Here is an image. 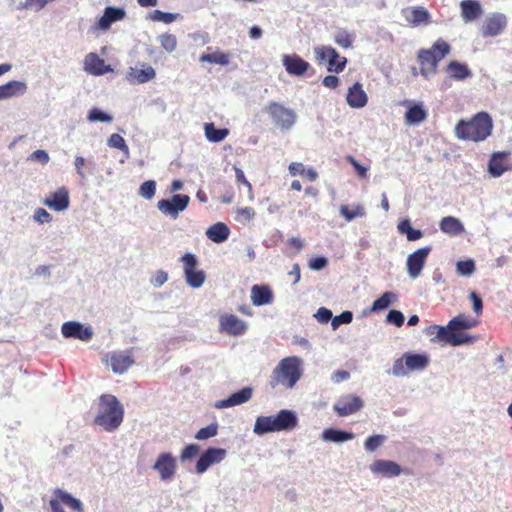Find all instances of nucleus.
<instances>
[{"label": "nucleus", "instance_id": "obj_1", "mask_svg": "<svg viewBox=\"0 0 512 512\" xmlns=\"http://www.w3.org/2000/svg\"><path fill=\"white\" fill-rule=\"evenodd\" d=\"M124 419V407L112 394H102L98 399L97 412L93 420L95 426L113 433L119 429Z\"/></svg>", "mask_w": 512, "mask_h": 512}, {"label": "nucleus", "instance_id": "obj_2", "mask_svg": "<svg viewBox=\"0 0 512 512\" xmlns=\"http://www.w3.org/2000/svg\"><path fill=\"white\" fill-rule=\"evenodd\" d=\"M492 117L484 111L478 112L470 120H460L455 127V135L464 141L481 142L492 133Z\"/></svg>", "mask_w": 512, "mask_h": 512}, {"label": "nucleus", "instance_id": "obj_3", "mask_svg": "<svg viewBox=\"0 0 512 512\" xmlns=\"http://www.w3.org/2000/svg\"><path fill=\"white\" fill-rule=\"evenodd\" d=\"M297 425L298 417L296 412L282 409L276 415L257 417L253 432L259 436L280 431L289 432L295 429Z\"/></svg>", "mask_w": 512, "mask_h": 512}, {"label": "nucleus", "instance_id": "obj_4", "mask_svg": "<svg viewBox=\"0 0 512 512\" xmlns=\"http://www.w3.org/2000/svg\"><path fill=\"white\" fill-rule=\"evenodd\" d=\"M302 373V360L299 357L283 358L272 371L270 385L272 388L283 385L291 389L300 380Z\"/></svg>", "mask_w": 512, "mask_h": 512}, {"label": "nucleus", "instance_id": "obj_5", "mask_svg": "<svg viewBox=\"0 0 512 512\" xmlns=\"http://www.w3.org/2000/svg\"><path fill=\"white\" fill-rule=\"evenodd\" d=\"M450 45L439 38L429 49H420L417 55L418 62L421 65L420 74L429 79L430 75L436 73L438 63L450 53Z\"/></svg>", "mask_w": 512, "mask_h": 512}, {"label": "nucleus", "instance_id": "obj_6", "mask_svg": "<svg viewBox=\"0 0 512 512\" xmlns=\"http://www.w3.org/2000/svg\"><path fill=\"white\" fill-rule=\"evenodd\" d=\"M429 361L426 354L406 352L394 361L391 374L396 377H403L410 371H423L428 367Z\"/></svg>", "mask_w": 512, "mask_h": 512}, {"label": "nucleus", "instance_id": "obj_7", "mask_svg": "<svg viewBox=\"0 0 512 512\" xmlns=\"http://www.w3.org/2000/svg\"><path fill=\"white\" fill-rule=\"evenodd\" d=\"M180 261L183 263V271L187 284L192 288H200L206 279V274L203 270H197L198 259L193 253H185Z\"/></svg>", "mask_w": 512, "mask_h": 512}, {"label": "nucleus", "instance_id": "obj_8", "mask_svg": "<svg viewBox=\"0 0 512 512\" xmlns=\"http://www.w3.org/2000/svg\"><path fill=\"white\" fill-rule=\"evenodd\" d=\"M190 203V197L186 194H173L171 198L161 199L157 202L158 210L172 219H177Z\"/></svg>", "mask_w": 512, "mask_h": 512}, {"label": "nucleus", "instance_id": "obj_9", "mask_svg": "<svg viewBox=\"0 0 512 512\" xmlns=\"http://www.w3.org/2000/svg\"><path fill=\"white\" fill-rule=\"evenodd\" d=\"M315 54L318 61H327V71L333 73L342 72L347 64V59L339 55V53L331 46H321L315 48Z\"/></svg>", "mask_w": 512, "mask_h": 512}, {"label": "nucleus", "instance_id": "obj_10", "mask_svg": "<svg viewBox=\"0 0 512 512\" xmlns=\"http://www.w3.org/2000/svg\"><path fill=\"white\" fill-rule=\"evenodd\" d=\"M268 112L274 123L282 130H290L296 122L295 111L280 103L271 102L268 106Z\"/></svg>", "mask_w": 512, "mask_h": 512}, {"label": "nucleus", "instance_id": "obj_11", "mask_svg": "<svg viewBox=\"0 0 512 512\" xmlns=\"http://www.w3.org/2000/svg\"><path fill=\"white\" fill-rule=\"evenodd\" d=\"M227 456L224 448L208 447L204 450L195 464V472L199 475L204 474L211 466L221 463Z\"/></svg>", "mask_w": 512, "mask_h": 512}, {"label": "nucleus", "instance_id": "obj_12", "mask_svg": "<svg viewBox=\"0 0 512 512\" xmlns=\"http://www.w3.org/2000/svg\"><path fill=\"white\" fill-rule=\"evenodd\" d=\"M61 333L66 339H77L83 342H89L94 331L91 326H86L78 321H67L62 324Z\"/></svg>", "mask_w": 512, "mask_h": 512}, {"label": "nucleus", "instance_id": "obj_13", "mask_svg": "<svg viewBox=\"0 0 512 512\" xmlns=\"http://www.w3.org/2000/svg\"><path fill=\"white\" fill-rule=\"evenodd\" d=\"M431 251V246H425L417 249L407 257L406 266L410 278L416 279L420 276Z\"/></svg>", "mask_w": 512, "mask_h": 512}, {"label": "nucleus", "instance_id": "obj_14", "mask_svg": "<svg viewBox=\"0 0 512 512\" xmlns=\"http://www.w3.org/2000/svg\"><path fill=\"white\" fill-rule=\"evenodd\" d=\"M125 16L126 12L123 8L108 6L104 9L103 15L99 20L90 27V31L93 33L97 31H106L113 23L123 20Z\"/></svg>", "mask_w": 512, "mask_h": 512}, {"label": "nucleus", "instance_id": "obj_15", "mask_svg": "<svg viewBox=\"0 0 512 512\" xmlns=\"http://www.w3.org/2000/svg\"><path fill=\"white\" fill-rule=\"evenodd\" d=\"M364 402L361 397L354 394L341 396L333 406L334 411L339 416H349L361 410Z\"/></svg>", "mask_w": 512, "mask_h": 512}, {"label": "nucleus", "instance_id": "obj_16", "mask_svg": "<svg viewBox=\"0 0 512 512\" xmlns=\"http://www.w3.org/2000/svg\"><path fill=\"white\" fill-rule=\"evenodd\" d=\"M370 471L373 474H378L387 478L397 477L402 473L407 475L410 473L408 469H402V467L395 461L385 459L375 460L370 465Z\"/></svg>", "mask_w": 512, "mask_h": 512}, {"label": "nucleus", "instance_id": "obj_17", "mask_svg": "<svg viewBox=\"0 0 512 512\" xmlns=\"http://www.w3.org/2000/svg\"><path fill=\"white\" fill-rule=\"evenodd\" d=\"M153 469L159 473L161 480H170L175 475L177 469L176 459L169 452L161 453L158 455Z\"/></svg>", "mask_w": 512, "mask_h": 512}, {"label": "nucleus", "instance_id": "obj_18", "mask_svg": "<svg viewBox=\"0 0 512 512\" xmlns=\"http://www.w3.org/2000/svg\"><path fill=\"white\" fill-rule=\"evenodd\" d=\"M219 328L221 332L228 335L241 336L246 333L248 325L245 321L233 314H225L219 319Z\"/></svg>", "mask_w": 512, "mask_h": 512}, {"label": "nucleus", "instance_id": "obj_19", "mask_svg": "<svg viewBox=\"0 0 512 512\" xmlns=\"http://www.w3.org/2000/svg\"><path fill=\"white\" fill-rule=\"evenodd\" d=\"M507 19L502 13H494L486 19L481 27V34L483 37H495L500 35L506 28Z\"/></svg>", "mask_w": 512, "mask_h": 512}, {"label": "nucleus", "instance_id": "obj_20", "mask_svg": "<svg viewBox=\"0 0 512 512\" xmlns=\"http://www.w3.org/2000/svg\"><path fill=\"white\" fill-rule=\"evenodd\" d=\"M282 64L288 74L298 77L303 76L310 68L309 62L297 54L283 55Z\"/></svg>", "mask_w": 512, "mask_h": 512}, {"label": "nucleus", "instance_id": "obj_21", "mask_svg": "<svg viewBox=\"0 0 512 512\" xmlns=\"http://www.w3.org/2000/svg\"><path fill=\"white\" fill-rule=\"evenodd\" d=\"M110 366L115 374H123L133 364L134 358L129 351H113L109 355Z\"/></svg>", "mask_w": 512, "mask_h": 512}, {"label": "nucleus", "instance_id": "obj_22", "mask_svg": "<svg viewBox=\"0 0 512 512\" xmlns=\"http://www.w3.org/2000/svg\"><path fill=\"white\" fill-rule=\"evenodd\" d=\"M253 394V389L249 386L232 393L228 398L218 400L215 402L214 407L217 409L229 408L248 402Z\"/></svg>", "mask_w": 512, "mask_h": 512}, {"label": "nucleus", "instance_id": "obj_23", "mask_svg": "<svg viewBox=\"0 0 512 512\" xmlns=\"http://www.w3.org/2000/svg\"><path fill=\"white\" fill-rule=\"evenodd\" d=\"M44 205L54 211H64L70 205L69 191L66 187H60L43 201Z\"/></svg>", "mask_w": 512, "mask_h": 512}, {"label": "nucleus", "instance_id": "obj_24", "mask_svg": "<svg viewBox=\"0 0 512 512\" xmlns=\"http://www.w3.org/2000/svg\"><path fill=\"white\" fill-rule=\"evenodd\" d=\"M84 70L88 74L101 76L112 71V68L110 65H106L105 61L96 53H89L84 59Z\"/></svg>", "mask_w": 512, "mask_h": 512}, {"label": "nucleus", "instance_id": "obj_25", "mask_svg": "<svg viewBox=\"0 0 512 512\" xmlns=\"http://www.w3.org/2000/svg\"><path fill=\"white\" fill-rule=\"evenodd\" d=\"M28 86L25 81L11 80L0 85V101L21 97L27 93Z\"/></svg>", "mask_w": 512, "mask_h": 512}, {"label": "nucleus", "instance_id": "obj_26", "mask_svg": "<svg viewBox=\"0 0 512 512\" xmlns=\"http://www.w3.org/2000/svg\"><path fill=\"white\" fill-rule=\"evenodd\" d=\"M346 102L351 108L359 109L366 106L368 102V96L364 91L362 84L359 82L354 83L349 87Z\"/></svg>", "mask_w": 512, "mask_h": 512}, {"label": "nucleus", "instance_id": "obj_27", "mask_svg": "<svg viewBox=\"0 0 512 512\" xmlns=\"http://www.w3.org/2000/svg\"><path fill=\"white\" fill-rule=\"evenodd\" d=\"M446 72L450 79L454 81H464L470 79L473 73L466 63L456 60L450 61L446 66Z\"/></svg>", "mask_w": 512, "mask_h": 512}, {"label": "nucleus", "instance_id": "obj_28", "mask_svg": "<svg viewBox=\"0 0 512 512\" xmlns=\"http://www.w3.org/2000/svg\"><path fill=\"white\" fill-rule=\"evenodd\" d=\"M461 17L465 23L473 22L479 18L483 9L477 0H463L460 3Z\"/></svg>", "mask_w": 512, "mask_h": 512}, {"label": "nucleus", "instance_id": "obj_29", "mask_svg": "<svg viewBox=\"0 0 512 512\" xmlns=\"http://www.w3.org/2000/svg\"><path fill=\"white\" fill-rule=\"evenodd\" d=\"M251 301L254 306H264L273 301V292L267 285L255 284L251 288Z\"/></svg>", "mask_w": 512, "mask_h": 512}, {"label": "nucleus", "instance_id": "obj_30", "mask_svg": "<svg viewBox=\"0 0 512 512\" xmlns=\"http://www.w3.org/2000/svg\"><path fill=\"white\" fill-rule=\"evenodd\" d=\"M54 497L60 505L64 504L74 512H84V505L80 499L74 497L71 493L57 488L53 492Z\"/></svg>", "mask_w": 512, "mask_h": 512}, {"label": "nucleus", "instance_id": "obj_31", "mask_svg": "<svg viewBox=\"0 0 512 512\" xmlns=\"http://www.w3.org/2000/svg\"><path fill=\"white\" fill-rule=\"evenodd\" d=\"M355 438V434L351 431H346L337 428H327L323 430L321 434V439L324 442H331L336 444H341Z\"/></svg>", "mask_w": 512, "mask_h": 512}, {"label": "nucleus", "instance_id": "obj_32", "mask_svg": "<svg viewBox=\"0 0 512 512\" xmlns=\"http://www.w3.org/2000/svg\"><path fill=\"white\" fill-rule=\"evenodd\" d=\"M510 152H494L488 162V172L492 177L498 178L508 170L503 160L508 158Z\"/></svg>", "mask_w": 512, "mask_h": 512}, {"label": "nucleus", "instance_id": "obj_33", "mask_svg": "<svg viewBox=\"0 0 512 512\" xmlns=\"http://www.w3.org/2000/svg\"><path fill=\"white\" fill-rule=\"evenodd\" d=\"M439 228L449 236H458L465 231L462 222L454 216L443 217L439 223Z\"/></svg>", "mask_w": 512, "mask_h": 512}, {"label": "nucleus", "instance_id": "obj_34", "mask_svg": "<svg viewBox=\"0 0 512 512\" xmlns=\"http://www.w3.org/2000/svg\"><path fill=\"white\" fill-rule=\"evenodd\" d=\"M229 235L230 229L223 222L213 224L206 231L207 238L217 244L225 242L229 238Z\"/></svg>", "mask_w": 512, "mask_h": 512}, {"label": "nucleus", "instance_id": "obj_35", "mask_svg": "<svg viewBox=\"0 0 512 512\" xmlns=\"http://www.w3.org/2000/svg\"><path fill=\"white\" fill-rule=\"evenodd\" d=\"M74 167L78 177L82 180H85L87 174H93L95 161L93 157L86 159L82 156H76L74 159Z\"/></svg>", "mask_w": 512, "mask_h": 512}, {"label": "nucleus", "instance_id": "obj_36", "mask_svg": "<svg viewBox=\"0 0 512 512\" xmlns=\"http://www.w3.org/2000/svg\"><path fill=\"white\" fill-rule=\"evenodd\" d=\"M427 117V112L422 104H413L405 113V122L409 125H418Z\"/></svg>", "mask_w": 512, "mask_h": 512}, {"label": "nucleus", "instance_id": "obj_37", "mask_svg": "<svg viewBox=\"0 0 512 512\" xmlns=\"http://www.w3.org/2000/svg\"><path fill=\"white\" fill-rule=\"evenodd\" d=\"M131 80L138 84H144L155 78L156 72L153 67L143 65L142 69L130 68Z\"/></svg>", "mask_w": 512, "mask_h": 512}, {"label": "nucleus", "instance_id": "obj_38", "mask_svg": "<svg viewBox=\"0 0 512 512\" xmlns=\"http://www.w3.org/2000/svg\"><path fill=\"white\" fill-rule=\"evenodd\" d=\"M450 329L447 326H440V325H430L425 330L424 333L428 336H431V342L437 343V342H443L447 343L448 335H449Z\"/></svg>", "mask_w": 512, "mask_h": 512}, {"label": "nucleus", "instance_id": "obj_39", "mask_svg": "<svg viewBox=\"0 0 512 512\" xmlns=\"http://www.w3.org/2000/svg\"><path fill=\"white\" fill-rule=\"evenodd\" d=\"M205 136L208 141L213 143L221 142L226 138L229 131L226 128H217L214 123H205L204 125Z\"/></svg>", "mask_w": 512, "mask_h": 512}, {"label": "nucleus", "instance_id": "obj_40", "mask_svg": "<svg viewBox=\"0 0 512 512\" xmlns=\"http://www.w3.org/2000/svg\"><path fill=\"white\" fill-rule=\"evenodd\" d=\"M398 298V295L394 292H384L379 298H377L371 308V312H378L387 309L391 304H393Z\"/></svg>", "mask_w": 512, "mask_h": 512}, {"label": "nucleus", "instance_id": "obj_41", "mask_svg": "<svg viewBox=\"0 0 512 512\" xmlns=\"http://www.w3.org/2000/svg\"><path fill=\"white\" fill-rule=\"evenodd\" d=\"M476 340H477L476 336H472L467 333L461 332V330L460 331L450 330L448 339H447V344H450L451 346L456 347V346H461L464 344H471V343L475 342Z\"/></svg>", "mask_w": 512, "mask_h": 512}, {"label": "nucleus", "instance_id": "obj_42", "mask_svg": "<svg viewBox=\"0 0 512 512\" xmlns=\"http://www.w3.org/2000/svg\"><path fill=\"white\" fill-rule=\"evenodd\" d=\"M397 229L400 234H405L408 241H416L423 237V232L419 229H414L411 226V222L409 219L402 220L398 226Z\"/></svg>", "mask_w": 512, "mask_h": 512}, {"label": "nucleus", "instance_id": "obj_43", "mask_svg": "<svg viewBox=\"0 0 512 512\" xmlns=\"http://www.w3.org/2000/svg\"><path fill=\"white\" fill-rule=\"evenodd\" d=\"M475 325H476V321L469 319L464 314H460V315L452 318L448 322V328L453 331L471 329Z\"/></svg>", "mask_w": 512, "mask_h": 512}, {"label": "nucleus", "instance_id": "obj_44", "mask_svg": "<svg viewBox=\"0 0 512 512\" xmlns=\"http://www.w3.org/2000/svg\"><path fill=\"white\" fill-rule=\"evenodd\" d=\"M200 62H208L226 66L229 64V56L224 52L204 53L199 58Z\"/></svg>", "mask_w": 512, "mask_h": 512}, {"label": "nucleus", "instance_id": "obj_45", "mask_svg": "<svg viewBox=\"0 0 512 512\" xmlns=\"http://www.w3.org/2000/svg\"><path fill=\"white\" fill-rule=\"evenodd\" d=\"M179 17L180 14L178 13L163 12L161 10H153L147 15V18L151 21L163 22L165 24H170L177 20Z\"/></svg>", "mask_w": 512, "mask_h": 512}, {"label": "nucleus", "instance_id": "obj_46", "mask_svg": "<svg viewBox=\"0 0 512 512\" xmlns=\"http://www.w3.org/2000/svg\"><path fill=\"white\" fill-rule=\"evenodd\" d=\"M340 214L348 221H352L366 215L365 209L361 205H357L354 209H350L347 205H341Z\"/></svg>", "mask_w": 512, "mask_h": 512}, {"label": "nucleus", "instance_id": "obj_47", "mask_svg": "<svg viewBox=\"0 0 512 512\" xmlns=\"http://www.w3.org/2000/svg\"><path fill=\"white\" fill-rule=\"evenodd\" d=\"M428 18H429V13L425 8L416 7L411 11L410 16L407 17V20L414 25H419V24L427 21Z\"/></svg>", "mask_w": 512, "mask_h": 512}, {"label": "nucleus", "instance_id": "obj_48", "mask_svg": "<svg viewBox=\"0 0 512 512\" xmlns=\"http://www.w3.org/2000/svg\"><path fill=\"white\" fill-rule=\"evenodd\" d=\"M386 441V436L381 434H375L369 436L364 442V448L368 452L376 451Z\"/></svg>", "mask_w": 512, "mask_h": 512}, {"label": "nucleus", "instance_id": "obj_49", "mask_svg": "<svg viewBox=\"0 0 512 512\" xmlns=\"http://www.w3.org/2000/svg\"><path fill=\"white\" fill-rule=\"evenodd\" d=\"M87 119L88 121L90 122H104V123H109L113 120V117L102 111L101 109L99 108H92L89 113H88V116H87Z\"/></svg>", "mask_w": 512, "mask_h": 512}, {"label": "nucleus", "instance_id": "obj_50", "mask_svg": "<svg viewBox=\"0 0 512 512\" xmlns=\"http://www.w3.org/2000/svg\"><path fill=\"white\" fill-rule=\"evenodd\" d=\"M159 42L164 50L171 53L177 47L176 36L170 33H163L158 37Z\"/></svg>", "mask_w": 512, "mask_h": 512}, {"label": "nucleus", "instance_id": "obj_51", "mask_svg": "<svg viewBox=\"0 0 512 512\" xmlns=\"http://www.w3.org/2000/svg\"><path fill=\"white\" fill-rule=\"evenodd\" d=\"M353 40H354V36L349 34L345 30H338L334 36L335 43L342 48L351 47Z\"/></svg>", "mask_w": 512, "mask_h": 512}, {"label": "nucleus", "instance_id": "obj_52", "mask_svg": "<svg viewBox=\"0 0 512 512\" xmlns=\"http://www.w3.org/2000/svg\"><path fill=\"white\" fill-rule=\"evenodd\" d=\"M156 192V182L154 180L144 181L139 187V195L144 199L150 200Z\"/></svg>", "mask_w": 512, "mask_h": 512}, {"label": "nucleus", "instance_id": "obj_53", "mask_svg": "<svg viewBox=\"0 0 512 512\" xmlns=\"http://www.w3.org/2000/svg\"><path fill=\"white\" fill-rule=\"evenodd\" d=\"M217 433H218V424L212 423L206 427L199 429L197 431V433L195 434V438L197 440H206V439L216 436Z\"/></svg>", "mask_w": 512, "mask_h": 512}, {"label": "nucleus", "instance_id": "obj_54", "mask_svg": "<svg viewBox=\"0 0 512 512\" xmlns=\"http://www.w3.org/2000/svg\"><path fill=\"white\" fill-rule=\"evenodd\" d=\"M456 271L459 275L470 276L475 271V262L472 259L458 261Z\"/></svg>", "mask_w": 512, "mask_h": 512}, {"label": "nucleus", "instance_id": "obj_55", "mask_svg": "<svg viewBox=\"0 0 512 512\" xmlns=\"http://www.w3.org/2000/svg\"><path fill=\"white\" fill-rule=\"evenodd\" d=\"M200 452V446L198 444H188L186 445L180 454L181 462L190 461L195 458Z\"/></svg>", "mask_w": 512, "mask_h": 512}, {"label": "nucleus", "instance_id": "obj_56", "mask_svg": "<svg viewBox=\"0 0 512 512\" xmlns=\"http://www.w3.org/2000/svg\"><path fill=\"white\" fill-rule=\"evenodd\" d=\"M108 145L112 148H116L122 152L128 153L129 148L124 140V138L119 134H112L108 139Z\"/></svg>", "mask_w": 512, "mask_h": 512}, {"label": "nucleus", "instance_id": "obj_57", "mask_svg": "<svg viewBox=\"0 0 512 512\" xmlns=\"http://www.w3.org/2000/svg\"><path fill=\"white\" fill-rule=\"evenodd\" d=\"M353 320V313L351 311H343L339 315L332 318L331 325L336 330L342 324H350Z\"/></svg>", "mask_w": 512, "mask_h": 512}, {"label": "nucleus", "instance_id": "obj_58", "mask_svg": "<svg viewBox=\"0 0 512 512\" xmlns=\"http://www.w3.org/2000/svg\"><path fill=\"white\" fill-rule=\"evenodd\" d=\"M405 317L399 310H390L386 315V322L396 327H401L404 324Z\"/></svg>", "mask_w": 512, "mask_h": 512}, {"label": "nucleus", "instance_id": "obj_59", "mask_svg": "<svg viewBox=\"0 0 512 512\" xmlns=\"http://www.w3.org/2000/svg\"><path fill=\"white\" fill-rule=\"evenodd\" d=\"M28 161H35V162H39L41 163L42 165H46L49 161H50V156L49 154L47 153V151L45 150H42V149H38L34 152H32L28 158H27Z\"/></svg>", "mask_w": 512, "mask_h": 512}, {"label": "nucleus", "instance_id": "obj_60", "mask_svg": "<svg viewBox=\"0 0 512 512\" xmlns=\"http://www.w3.org/2000/svg\"><path fill=\"white\" fill-rule=\"evenodd\" d=\"M33 219L40 224L49 223L52 221V215L44 208H37L34 212Z\"/></svg>", "mask_w": 512, "mask_h": 512}, {"label": "nucleus", "instance_id": "obj_61", "mask_svg": "<svg viewBox=\"0 0 512 512\" xmlns=\"http://www.w3.org/2000/svg\"><path fill=\"white\" fill-rule=\"evenodd\" d=\"M308 265L310 269L319 271L328 265V259L325 256H317L310 259Z\"/></svg>", "mask_w": 512, "mask_h": 512}, {"label": "nucleus", "instance_id": "obj_62", "mask_svg": "<svg viewBox=\"0 0 512 512\" xmlns=\"http://www.w3.org/2000/svg\"><path fill=\"white\" fill-rule=\"evenodd\" d=\"M315 317L318 320V322L326 324L329 321L332 322L333 315H332L331 310H329L325 307H321L317 310Z\"/></svg>", "mask_w": 512, "mask_h": 512}, {"label": "nucleus", "instance_id": "obj_63", "mask_svg": "<svg viewBox=\"0 0 512 512\" xmlns=\"http://www.w3.org/2000/svg\"><path fill=\"white\" fill-rule=\"evenodd\" d=\"M348 161L353 166L354 170L358 174L359 177L364 178L367 175L368 167L360 164L354 157L349 156Z\"/></svg>", "mask_w": 512, "mask_h": 512}, {"label": "nucleus", "instance_id": "obj_64", "mask_svg": "<svg viewBox=\"0 0 512 512\" xmlns=\"http://www.w3.org/2000/svg\"><path fill=\"white\" fill-rule=\"evenodd\" d=\"M470 299L473 304V310L474 312L479 315L482 313L483 310V301L481 297L476 292H471Z\"/></svg>", "mask_w": 512, "mask_h": 512}]
</instances>
